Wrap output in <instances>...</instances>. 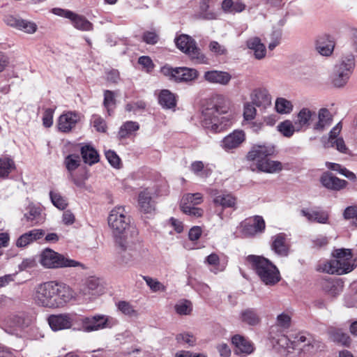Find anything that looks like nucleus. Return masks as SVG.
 Listing matches in <instances>:
<instances>
[{"label": "nucleus", "instance_id": "obj_1", "mask_svg": "<svg viewBox=\"0 0 357 357\" xmlns=\"http://www.w3.org/2000/svg\"><path fill=\"white\" fill-rule=\"evenodd\" d=\"M108 224L114 238L116 246L121 250V261L134 264L140 261L147 253V249L132 235H128L130 218L125 208L116 206L109 213Z\"/></svg>", "mask_w": 357, "mask_h": 357}, {"label": "nucleus", "instance_id": "obj_2", "mask_svg": "<svg viewBox=\"0 0 357 357\" xmlns=\"http://www.w3.org/2000/svg\"><path fill=\"white\" fill-rule=\"evenodd\" d=\"M31 299L38 307L56 310L75 301L76 294L67 284L51 280L37 284L33 290Z\"/></svg>", "mask_w": 357, "mask_h": 357}, {"label": "nucleus", "instance_id": "obj_3", "mask_svg": "<svg viewBox=\"0 0 357 357\" xmlns=\"http://www.w3.org/2000/svg\"><path fill=\"white\" fill-rule=\"evenodd\" d=\"M211 104L202 112V123L213 132H220L231 124L230 100L224 95L215 94L211 98Z\"/></svg>", "mask_w": 357, "mask_h": 357}, {"label": "nucleus", "instance_id": "obj_4", "mask_svg": "<svg viewBox=\"0 0 357 357\" xmlns=\"http://www.w3.org/2000/svg\"><path fill=\"white\" fill-rule=\"evenodd\" d=\"M333 256L335 259L320 264L319 270L329 274L342 275L351 272L357 265L349 249L336 250Z\"/></svg>", "mask_w": 357, "mask_h": 357}, {"label": "nucleus", "instance_id": "obj_5", "mask_svg": "<svg viewBox=\"0 0 357 357\" xmlns=\"http://www.w3.org/2000/svg\"><path fill=\"white\" fill-rule=\"evenodd\" d=\"M247 261L266 285H274L280 281L279 271L267 259L259 256L250 255L247 257Z\"/></svg>", "mask_w": 357, "mask_h": 357}, {"label": "nucleus", "instance_id": "obj_6", "mask_svg": "<svg viewBox=\"0 0 357 357\" xmlns=\"http://www.w3.org/2000/svg\"><path fill=\"white\" fill-rule=\"evenodd\" d=\"M118 323L115 318L104 314H96L92 317H79L78 323L74 329L84 332H92L105 328H110Z\"/></svg>", "mask_w": 357, "mask_h": 357}, {"label": "nucleus", "instance_id": "obj_7", "mask_svg": "<svg viewBox=\"0 0 357 357\" xmlns=\"http://www.w3.org/2000/svg\"><path fill=\"white\" fill-rule=\"evenodd\" d=\"M39 262L46 268L83 266L80 262L69 259L50 248H46L41 252L39 256Z\"/></svg>", "mask_w": 357, "mask_h": 357}, {"label": "nucleus", "instance_id": "obj_8", "mask_svg": "<svg viewBox=\"0 0 357 357\" xmlns=\"http://www.w3.org/2000/svg\"><path fill=\"white\" fill-rule=\"evenodd\" d=\"M355 66V57L352 54L344 56L335 65L332 75V83L335 87H342L348 82Z\"/></svg>", "mask_w": 357, "mask_h": 357}, {"label": "nucleus", "instance_id": "obj_9", "mask_svg": "<svg viewBox=\"0 0 357 357\" xmlns=\"http://www.w3.org/2000/svg\"><path fill=\"white\" fill-rule=\"evenodd\" d=\"M176 47L183 53L188 54L191 59L200 63H206L207 59L197 46L195 40L188 35L181 34L175 38Z\"/></svg>", "mask_w": 357, "mask_h": 357}, {"label": "nucleus", "instance_id": "obj_10", "mask_svg": "<svg viewBox=\"0 0 357 357\" xmlns=\"http://www.w3.org/2000/svg\"><path fill=\"white\" fill-rule=\"evenodd\" d=\"M160 72L164 76L176 82H191L196 79L199 75L197 70L194 68L186 67L172 68L168 65L162 67Z\"/></svg>", "mask_w": 357, "mask_h": 357}, {"label": "nucleus", "instance_id": "obj_11", "mask_svg": "<svg viewBox=\"0 0 357 357\" xmlns=\"http://www.w3.org/2000/svg\"><path fill=\"white\" fill-rule=\"evenodd\" d=\"M56 15L70 20L72 25L76 29L82 31H90L93 29V24L84 16L75 13L71 10L60 8H54L52 10Z\"/></svg>", "mask_w": 357, "mask_h": 357}, {"label": "nucleus", "instance_id": "obj_12", "mask_svg": "<svg viewBox=\"0 0 357 357\" xmlns=\"http://www.w3.org/2000/svg\"><path fill=\"white\" fill-rule=\"evenodd\" d=\"M265 227V221L263 218L256 215L241 222L237 227V232L243 237H250L262 233Z\"/></svg>", "mask_w": 357, "mask_h": 357}, {"label": "nucleus", "instance_id": "obj_13", "mask_svg": "<svg viewBox=\"0 0 357 357\" xmlns=\"http://www.w3.org/2000/svg\"><path fill=\"white\" fill-rule=\"evenodd\" d=\"M50 328L54 331L68 329L78 323V316L75 313L52 314L47 318Z\"/></svg>", "mask_w": 357, "mask_h": 357}, {"label": "nucleus", "instance_id": "obj_14", "mask_svg": "<svg viewBox=\"0 0 357 357\" xmlns=\"http://www.w3.org/2000/svg\"><path fill=\"white\" fill-rule=\"evenodd\" d=\"M275 146L271 144H255L247 154V159L254 162L257 167L259 162L275 153Z\"/></svg>", "mask_w": 357, "mask_h": 357}, {"label": "nucleus", "instance_id": "obj_15", "mask_svg": "<svg viewBox=\"0 0 357 357\" xmlns=\"http://www.w3.org/2000/svg\"><path fill=\"white\" fill-rule=\"evenodd\" d=\"M334 115L326 107H321L315 111V119L313 123V132L322 133L326 130L333 122Z\"/></svg>", "mask_w": 357, "mask_h": 357}, {"label": "nucleus", "instance_id": "obj_16", "mask_svg": "<svg viewBox=\"0 0 357 357\" xmlns=\"http://www.w3.org/2000/svg\"><path fill=\"white\" fill-rule=\"evenodd\" d=\"M315 119V111L309 107H303L295 117L297 132L305 131L309 128L313 130Z\"/></svg>", "mask_w": 357, "mask_h": 357}, {"label": "nucleus", "instance_id": "obj_17", "mask_svg": "<svg viewBox=\"0 0 357 357\" xmlns=\"http://www.w3.org/2000/svg\"><path fill=\"white\" fill-rule=\"evenodd\" d=\"M291 345H292L294 349L298 348L304 351V352L312 353L314 351V348L319 347V342L310 335L300 333L294 337Z\"/></svg>", "mask_w": 357, "mask_h": 357}, {"label": "nucleus", "instance_id": "obj_18", "mask_svg": "<svg viewBox=\"0 0 357 357\" xmlns=\"http://www.w3.org/2000/svg\"><path fill=\"white\" fill-rule=\"evenodd\" d=\"M252 103L261 110H265L271 105V96L265 88H257L250 93Z\"/></svg>", "mask_w": 357, "mask_h": 357}, {"label": "nucleus", "instance_id": "obj_19", "mask_svg": "<svg viewBox=\"0 0 357 357\" xmlns=\"http://www.w3.org/2000/svg\"><path fill=\"white\" fill-rule=\"evenodd\" d=\"M79 120L80 116L78 113L73 112H65L58 119V129L62 132H69L76 126Z\"/></svg>", "mask_w": 357, "mask_h": 357}, {"label": "nucleus", "instance_id": "obj_20", "mask_svg": "<svg viewBox=\"0 0 357 357\" xmlns=\"http://www.w3.org/2000/svg\"><path fill=\"white\" fill-rule=\"evenodd\" d=\"M245 139V135L243 130H234L226 136L221 142L222 149L229 151L238 148Z\"/></svg>", "mask_w": 357, "mask_h": 357}, {"label": "nucleus", "instance_id": "obj_21", "mask_svg": "<svg viewBox=\"0 0 357 357\" xmlns=\"http://www.w3.org/2000/svg\"><path fill=\"white\" fill-rule=\"evenodd\" d=\"M204 79L211 84L226 86L230 82L231 75L226 71L213 70L205 72Z\"/></svg>", "mask_w": 357, "mask_h": 357}, {"label": "nucleus", "instance_id": "obj_22", "mask_svg": "<svg viewBox=\"0 0 357 357\" xmlns=\"http://www.w3.org/2000/svg\"><path fill=\"white\" fill-rule=\"evenodd\" d=\"M24 219L29 222L31 226H35L43 223L45 215L40 206L30 204L24 214Z\"/></svg>", "mask_w": 357, "mask_h": 357}, {"label": "nucleus", "instance_id": "obj_23", "mask_svg": "<svg viewBox=\"0 0 357 357\" xmlns=\"http://www.w3.org/2000/svg\"><path fill=\"white\" fill-rule=\"evenodd\" d=\"M232 344L235 346V352L237 354L246 356L254 351L253 344L244 336L235 335L231 339Z\"/></svg>", "mask_w": 357, "mask_h": 357}, {"label": "nucleus", "instance_id": "obj_24", "mask_svg": "<svg viewBox=\"0 0 357 357\" xmlns=\"http://www.w3.org/2000/svg\"><path fill=\"white\" fill-rule=\"evenodd\" d=\"M239 320L245 325L257 326L260 324L261 319L257 309L248 307L240 312Z\"/></svg>", "mask_w": 357, "mask_h": 357}, {"label": "nucleus", "instance_id": "obj_25", "mask_svg": "<svg viewBox=\"0 0 357 357\" xmlns=\"http://www.w3.org/2000/svg\"><path fill=\"white\" fill-rule=\"evenodd\" d=\"M322 185L328 189L340 190L345 188L348 184L345 180L340 179L331 173H325L321 177Z\"/></svg>", "mask_w": 357, "mask_h": 357}, {"label": "nucleus", "instance_id": "obj_26", "mask_svg": "<svg viewBox=\"0 0 357 357\" xmlns=\"http://www.w3.org/2000/svg\"><path fill=\"white\" fill-rule=\"evenodd\" d=\"M45 235L44 230L35 229L21 235L16 241V246L24 248L35 241L41 238Z\"/></svg>", "mask_w": 357, "mask_h": 357}, {"label": "nucleus", "instance_id": "obj_27", "mask_svg": "<svg viewBox=\"0 0 357 357\" xmlns=\"http://www.w3.org/2000/svg\"><path fill=\"white\" fill-rule=\"evenodd\" d=\"M272 250L280 256L285 257L289 254V245L284 234H278L273 237Z\"/></svg>", "mask_w": 357, "mask_h": 357}, {"label": "nucleus", "instance_id": "obj_28", "mask_svg": "<svg viewBox=\"0 0 357 357\" xmlns=\"http://www.w3.org/2000/svg\"><path fill=\"white\" fill-rule=\"evenodd\" d=\"M139 210L144 213H151L155 210V204L151 199V193L148 189L140 192L138 197Z\"/></svg>", "mask_w": 357, "mask_h": 357}, {"label": "nucleus", "instance_id": "obj_29", "mask_svg": "<svg viewBox=\"0 0 357 357\" xmlns=\"http://www.w3.org/2000/svg\"><path fill=\"white\" fill-rule=\"evenodd\" d=\"M247 47L253 52L257 59H262L266 56V48L261 39L258 37H252L246 42Z\"/></svg>", "mask_w": 357, "mask_h": 357}, {"label": "nucleus", "instance_id": "obj_30", "mask_svg": "<svg viewBox=\"0 0 357 357\" xmlns=\"http://www.w3.org/2000/svg\"><path fill=\"white\" fill-rule=\"evenodd\" d=\"M334 41L328 36H322L316 41V49L323 56H329L333 52Z\"/></svg>", "mask_w": 357, "mask_h": 357}, {"label": "nucleus", "instance_id": "obj_31", "mask_svg": "<svg viewBox=\"0 0 357 357\" xmlns=\"http://www.w3.org/2000/svg\"><path fill=\"white\" fill-rule=\"evenodd\" d=\"M65 166L69 172V178L77 186H82V183L74 178L73 172L80 165V158L78 155L71 154L68 155L64 160Z\"/></svg>", "mask_w": 357, "mask_h": 357}, {"label": "nucleus", "instance_id": "obj_32", "mask_svg": "<svg viewBox=\"0 0 357 357\" xmlns=\"http://www.w3.org/2000/svg\"><path fill=\"white\" fill-rule=\"evenodd\" d=\"M211 194L213 197V202L216 206H221L222 208L235 206L236 199L230 194H219L216 190H212Z\"/></svg>", "mask_w": 357, "mask_h": 357}, {"label": "nucleus", "instance_id": "obj_33", "mask_svg": "<svg viewBox=\"0 0 357 357\" xmlns=\"http://www.w3.org/2000/svg\"><path fill=\"white\" fill-rule=\"evenodd\" d=\"M301 214L310 222H316L320 224L328 222V214L323 211L303 209Z\"/></svg>", "mask_w": 357, "mask_h": 357}, {"label": "nucleus", "instance_id": "obj_34", "mask_svg": "<svg viewBox=\"0 0 357 357\" xmlns=\"http://www.w3.org/2000/svg\"><path fill=\"white\" fill-rule=\"evenodd\" d=\"M256 169L259 172L275 174L282 169V165L280 162L272 160L268 157L263 162H259Z\"/></svg>", "mask_w": 357, "mask_h": 357}, {"label": "nucleus", "instance_id": "obj_35", "mask_svg": "<svg viewBox=\"0 0 357 357\" xmlns=\"http://www.w3.org/2000/svg\"><path fill=\"white\" fill-rule=\"evenodd\" d=\"M139 129V125L137 122L128 121L121 125L118 135L120 139L128 138L135 135Z\"/></svg>", "mask_w": 357, "mask_h": 357}, {"label": "nucleus", "instance_id": "obj_36", "mask_svg": "<svg viewBox=\"0 0 357 357\" xmlns=\"http://www.w3.org/2000/svg\"><path fill=\"white\" fill-rule=\"evenodd\" d=\"M81 154L84 162L89 165L99 161V155L97 151L90 145L83 146L81 149Z\"/></svg>", "mask_w": 357, "mask_h": 357}, {"label": "nucleus", "instance_id": "obj_37", "mask_svg": "<svg viewBox=\"0 0 357 357\" xmlns=\"http://www.w3.org/2000/svg\"><path fill=\"white\" fill-rule=\"evenodd\" d=\"M15 169L14 160L6 155L0 157V178H6Z\"/></svg>", "mask_w": 357, "mask_h": 357}, {"label": "nucleus", "instance_id": "obj_38", "mask_svg": "<svg viewBox=\"0 0 357 357\" xmlns=\"http://www.w3.org/2000/svg\"><path fill=\"white\" fill-rule=\"evenodd\" d=\"M222 8L225 13L234 14L245 9V5L241 0H224Z\"/></svg>", "mask_w": 357, "mask_h": 357}, {"label": "nucleus", "instance_id": "obj_39", "mask_svg": "<svg viewBox=\"0 0 357 357\" xmlns=\"http://www.w3.org/2000/svg\"><path fill=\"white\" fill-rule=\"evenodd\" d=\"M158 101L161 106L167 109L176 107V100L174 93L167 89L162 90L158 96Z\"/></svg>", "mask_w": 357, "mask_h": 357}, {"label": "nucleus", "instance_id": "obj_40", "mask_svg": "<svg viewBox=\"0 0 357 357\" xmlns=\"http://www.w3.org/2000/svg\"><path fill=\"white\" fill-rule=\"evenodd\" d=\"M329 334L332 340L342 345L349 346L351 342L350 337L348 335L343 333L341 329L330 328Z\"/></svg>", "mask_w": 357, "mask_h": 357}, {"label": "nucleus", "instance_id": "obj_41", "mask_svg": "<svg viewBox=\"0 0 357 357\" xmlns=\"http://www.w3.org/2000/svg\"><path fill=\"white\" fill-rule=\"evenodd\" d=\"M278 129L284 137H290L297 132L296 121L294 123L289 120L284 121L278 126Z\"/></svg>", "mask_w": 357, "mask_h": 357}, {"label": "nucleus", "instance_id": "obj_42", "mask_svg": "<svg viewBox=\"0 0 357 357\" xmlns=\"http://www.w3.org/2000/svg\"><path fill=\"white\" fill-rule=\"evenodd\" d=\"M275 108L278 113L287 114L292 112L293 105L291 101L284 98H278L275 102Z\"/></svg>", "mask_w": 357, "mask_h": 357}, {"label": "nucleus", "instance_id": "obj_43", "mask_svg": "<svg viewBox=\"0 0 357 357\" xmlns=\"http://www.w3.org/2000/svg\"><path fill=\"white\" fill-rule=\"evenodd\" d=\"M326 167L331 170L339 172L352 181H356L357 180L356 176L354 172L349 171L340 164L326 162Z\"/></svg>", "mask_w": 357, "mask_h": 357}, {"label": "nucleus", "instance_id": "obj_44", "mask_svg": "<svg viewBox=\"0 0 357 357\" xmlns=\"http://www.w3.org/2000/svg\"><path fill=\"white\" fill-rule=\"evenodd\" d=\"M208 265L213 266L211 271L215 273L223 271L225 266L220 264L219 256L215 253L209 255L204 261Z\"/></svg>", "mask_w": 357, "mask_h": 357}, {"label": "nucleus", "instance_id": "obj_45", "mask_svg": "<svg viewBox=\"0 0 357 357\" xmlns=\"http://www.w3.org/2000/svg\"><path fill=\"white\" fill-rule=\"evenodd\" d=\"M324 289L330 296H335L342 291V285L338 281H326Z\"/></svg>", "mask_w": 357, "mask_h": 357}, {"label": "nucleus", "instance_id": "obj_46", "mask_svg": "<svg viewBox=\"0 0 357 357\" xmlns=\"http://www.w3.org/2000/svg\"><path fill=\"white\" fill-rule=\"evenodd\" d=\"M117 308L123 314L129 317H137L138 312L135 307L129 302L121 301L116 304Z\"/></svg>", "mask_w": 357, "mask_h": 357}, {"label": "nucleus", "instance_id": "obj_47", "mask_svg": "<svg viewBox=\"0 0 357 357\" xmlns=\"http://www.w3.org/2000/svg\"><path fill=\"white\" fill-rule=\"evenodd\" d=\"M103 105L107 110L108 114L111 115L116 105L114 94L112 91L109 90L105 91Z\"/></svg>", "mask_w": 357, "mask_h": 357}, {"label": "nucleus", "instance_id": "obj_48", "mask_svg": "<svg viewBox=\"0 0 357 357\" xmlns=\"http://www.w3.org/2000/svg\"><path fill=\"white\" fill-rule=\"evenodd\" d=\"M203 202V197L202 194L197 192L194 194H186L183 196L181 200V204L186 205L195 206L201 204Z\"/></svg>", "mask_w": 357, "mask_h": 357}, {"label": "nucleus", "instance_id": "obj_49", "mask_svg": "<svg viewBox=\"0 0 357 357\" xmlns=\"http://www.w3.org/2000/svg\"><path fill=\"white\" fill-rule=\"evenodd\" d=\"M50 195L54 206L60 210H63L66 208L68 205L67 200L59 192L51 191Z\"/></svg>", "mask_w": 357, "mask_h": 357}, {"label": "nucleus", "instance_id": "obj_50", "mask_svg": "<svg viewBox=\"0 0 357 357\" xmlns=\"http://www.w3.org/2000/svg\"><path fill=\"white\" fill-rule=\"evenodd\" d=\"M144 280L153 292L165 291L166 287L158 280L149 276H143Z\"/></svg>", "mask_w": 357, "mask_h": 357}, {"label": "nucleus", "instance_id": "obj_51", "mask_svg": "<svg viewBox=\"0 0 357 357\" xmlns=\"http://www.w3.org/2000/svg\"><path fill=\"white\" fill-rule=\"evenodd\" d=\"M252 102H247L243 105V119L244 121H252L257 114V109Z\"/></svg>", "mask_w": 357, "mask_h": 357}, {"label": "nucleus", "instance_id": "obj_52", "mask_svg": "<svg viewBox=\"0 0 357 357\" xmlns=\"http://www.w3.org/2000/svg\"><path fill=\"white\" fill-rule=\"evenodd\" d=\"M290 323V316L286 313H282L277 317L276 326L271 327V333H272L277 327L287 328L289 327Z\"/></svg>", "mask_w": 357, "mask_h": 357}, {"label": "nucleus", "instance_id": "obj_53", "mask_svg": "<svg viewBox=\"0 0 357 357\" xmlns=\"http://www.w3.org/2000/svg\"><path fill=\"white\" fill-rule=\"evenodd\" d=\"M37 29L38 27L36 23L22 19L19 23V26L17 28V29L29 34L34 33L37 31Z\"/></svg>", "mask_w": 357, "mask_h": 357}, {"label": "nucleus", "instance_id": "obj_54", "mask_svg": "<svg viewBox=\"0 0 357 357\" xmlns=\"http://www.w3.org/2000/svg\"><path fill=\"white\" fill-rule=\"evenodd\" d=\"M192 309V303L186 300L178 302L175 305V310L176 313L181 315L189 314L191 312Z\"/></svg>", "mask_w": 357, "mask_h": 357}, {"label": "nucleus", "instance_id": "obj_55", "mask_svg": "<svg viewBox=\"0 0 357 357\" xmlns=\"http://www.w3.org/2000/svg\"><path fill=\"white\" fill-rule=\"evenodd\" d=\"M324 147H333L335 148L338 151L343 153H347L348 152V148L347 147L342 137L336 139L335 140H333V142L324 143Z\"/></svg>", "mask_w": 357, "mask_h": 357}, {"label": "nucleus", "instance_id": "obj_56", "mask_svg": "<svg viewBox=\"0 0 357 357\" xmlns=\"http://www.w3.org/2000/svg\"><path fill=\"white\" fill-rule=\"evenodd\" d=\"M181 209L184 213L194 217H201L203 214V210L200 208L186 205L185 204H181Z\"/></svg>", "mask_w": 357, "mask_h": 357}, {"label": "nucleus", "instance_id": "obj_57", "mask_svg": "<svg viewBox=\"0 0 357 357\" xmlns=\"http://www.w3.org/2000/svg\"><path fill=\"white\" fill-rule=\"evenodd\" d=\"M342 129V123L341 121L337 123L329 132L328 138L324 141V143H330L333 142V140H335L336 139L341 138L339 137L341 130Z\"/></svg>", "mask_w": 357, "mask_h": 357}, {"label": "nucleus", "instance_id": "obj_58", "mask_svg": "<svg viewBox=\"0 0 357 357\" xmlns=\"http://www.w3.org/2000/svg\"><path fill=\"white\" fill-rule=\"evenodd\" d=\"M211 0H202L200 4V10L202 17L206 20H213L215 18V15L213 13L208 12L210 7Z\"/></svg>", "mask_w": 357, "mask_h": 357}, {"label": "nucleus", "instance_id": "obj_59", "mask_svg": "<svg viewBox=\"0 0 357 357\" xmlns=\"http://www.w3.org/2000/svg\"><path fill=\"white\" fill-rule=\"evenodd\" d=\"M105 154L107 160L112 167L115 168L120 167L121 159L114 151L108 150L105 151Z\"/></svg>", "mask_w": 357, "mask_h": 357}, {"label": "nucleus", "instance_id": "obj_60", "mask_svg": "<svg viewBox=\"0 0 357 357\" xmlns=\"http://www.w3.org/2000/svg\"><path fill=\"white\" fill-rule=\"evenodd\" d=\"M91 123L98 132H105L107 126L105 120L99 115L94 114L91 117Z\"/></svg>", "mask_w": 357, "mask_h": 357}, {"label": "nucleus", "instance_id": "obj_61", "mask_svg": "<svg viewBox=\"0 0 357 357\" xmlns=\"http://www.w3.org/2000/svg\"><path fill=\"white\" fill-rule=\"evenodd\" d=\"M176 340L180 344L192 346L195 343L196 339L189 333H180L176 335Z\"/></svg>", "mask_w": 357, "mask_h": 357}, {"label": "nucleus", "instance_id": "obj_62", "mask_svg": "<svg viewBox=\"0 0 357 357\" xmlns=\"http://www.w3.org/2000/svg\"><path fill=\"white\" fill-rule=\"evenodd\" d=\"M138 63L141 65L147 73L152 71L154 68V64L151 59L147 56H140L138 59Z\"/></svg>", "mask_w": 357, "mask_h": 357}, {"label": "nucleus", "instance_id": "obj_63", "mask_svg": "<svg viewBox=\"0 0 357 357\" xmlns=\"http://www.w3.org/2000/svg\"><path fill=\"white\" fill-rule=\"evenodd\" d=\"M145 107H146L145 102L142 100H139V101L128 103L126 105V110L127 112H132L134 113H136L139 110L144 109Z\"/></svg>", "mask_w": 357, "mask_h": 357}, {"label": "nucleus", "instance_id": "obj_64", "mask_svg": "<svg viewBox=\"0 0 357 357\" xmlns=\"http://www.w3.org/2000/svg\"><path fill=\"white\" fill-rule=\"evenodd\" d=\"M210 51L216 55H225L227 54V49L216 41H211L208 45Z\"/></svg>", "mask_w": 357, "mask_h": 357}]
</instances>
